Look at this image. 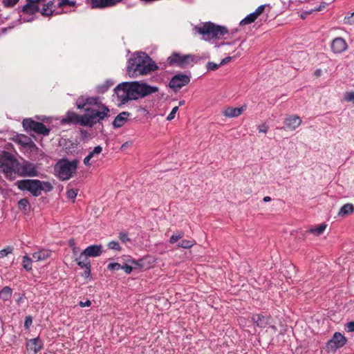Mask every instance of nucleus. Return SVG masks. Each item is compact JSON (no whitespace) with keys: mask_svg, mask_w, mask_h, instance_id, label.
I'll use <instances>...</instances> for the list:
<instances>
[{"mask_svg":"<svg viewBox=\"0 0 354 354\" xmlns=\"http://www.w3.org/2000/svg\"><path fill=\"white\" fill-rule=\"evenodd\" d=\"M158 69V66L145 53H137L129 60L127 73L130 77L150 73Z\"/></svg>","mask_w":354,"mask_h":354,"instance_id":"20e7f679","label":"nucleus"},{"mask_svg":"<svg viewBox=\"0 0 354 354\" xmlns=\"http://www.w3.org/2000/svg\"><path fill=\"white\" fill-rule=\"evenodd\" d=\"M232 57H230V56L226 57L225 58L221 60V62H220L221 66L227 64L228 62H230L232 60Z\"/></svg>","mask_w":354,"mask_h":354,"instance_id":"5fc2aeb1","label":"nucleus"},{"mask_svg":"<svg viewBox=\"0 0 354 354\" xmlns=\"http://www.w3.org/2000/svg\"><path fill=\"white\" fill-rule=\"evenodd\" d=\"M206 66H207V69L208 71H216V70H217L221 66V64H216V63L212 62H207Z\"/></svg>","mask_w":354,"mask_h":354,"instance_id":"a19ab883","label":"nucleus"},{"mask_svg":"<svg viewBox=\"0 0 354 354\" xmlns=\"http://www.w3.org/2000/svg\"><path fill=\"white\" fill-rule=\"evenodd\" d=\"M119 238L123 243H126L127 241H129L128 235L124 233H120Z\"/></svg>","mask_w":354,"mask_h":354,"instance_id":"3c124183","label":"nucleus"},{"mask_svg":"<svg viewBox=\"0 0 354 354\" xmlns=\"http://www.w3.org/2000/svg\"><path fill=\"white\" fill-rule=\"evenodd\" d=\"M315 75H316L317 76H320V75H321V74H322V70H320V69H317V70L315 71Z\"/></svg>","mask_w":354,"mask_h":354,"instance_id":"0e129e2a","label":"nucleus"},{"mask_svg":"<svg viewBox=\"0 0 354 354\" xmlns=\"http://www.w3.org/2000/svg\"><path fill=\"white\" fill-rule=\"evenodd\" d=\"M257 17H257L256 15L253 12L249 14L248 15H247L244 19H243L240 21V25L243 26V25H246V24H250L254 22Z\"/></svg>","mask_w":354,"mask_h":354,"instance_id":"c756f323","label":"nucleus"},{"mask_svg":"<svg viewBox=\"0 0 354 354\" xmlns=\"http://www.w3.org/2000/svg\"><path fill=\"white\" fill-rule=\"evenodd\" d=\"M346 326L349 332H354V321L347 323Z\"/></svg>","mask_w":354,"mask_h":354,"instance_id":"6e6d98bb","label":"nucleus"},{"mask_svg":"<svg viewBox=\"0 0 354 354\" xmlns=\"http://www.w3.org/2000/svg\"><path fill=\"white\" fill-rule=\"evenodd\" d=\"M122 0H91L92 8H104L111 7L120 2Z\"/></svg>","mask_w":354,"mask_h":354,"instance_id":"2eb2a0df","label":"nucleus"},{"mask_svg":"<svg viewBox=\"0 0 354 354\" xmlns=\"http://www.w3.org/2000/svg\"><path fill=\"white\" fill-rule=\"evenodd\" d=\"M130 262L131 263V264H133L136 266H140V264L139 261H138L131 260Z\"/></svg>","mask_w":354,"mask_h":354,"instance_id":"680f3d73","label":"nucleus"},{"mask_svg":"<svg viewBox=\"0 0 354 354\" xmlns=\"http://www.w3.org/2000/svg\"><path fill=\"white\" fill-rule=\"evenodd\" d=\"M252 319L257 326L261 328H265L270 324V317L264 316L261 314L254 315Z\"/></svg>","mask_w":354,"mask_h":354,"instance_id":"6ab92c4d","label":"nucleus"},{"mask_svg":"<svg viewBox=\"0 0 354 354\" xmlns=\"http://www.w3.org/2000/svg\"><path fill=\"white\" fill-rule=\"evenodd\" d=\"M17 187L21 190H27L34 196L40 195L41 180H21L17 182Z\"/></svg>","mask_w":354,"mask_h":354,"instance_id":"6e6552de","label":"nucleus"},{"mask_svg":"<svg viewBox=\"0 0 354 354\" xmlns=\"http://www.w3.org/2000/svg\"><path fill=\"white\" fill-rule=\"evenodd\" d=\"M353 212L354 206L351 203H346L340 208L338 215L344 217L351 214Z\"/></svg>","mask_w":354,"mask_h":354,"instance_id":"b1692460","label":"nucleus"},{"mask_svg":"<svg viewBox=\"0 0 354 354\" xmlns=\"http://www.w3.org/2000/svg\"><path fill=\"white\" fill-rule=\"evenodd\" d=\"M108 269L109 270H119L121 269V265L118 263H111L108 265Z\"/></svg>","mask_w":354,"mask_h":354,"instance_id":"49530a36","label":"nucleus"},{"mask_svg":"<svg viewBox=\"0 0 354 354\" xmlns=\"http://www.w3.org/2000/svg\"><path fill=\"white\" fill-rule=\"evenodd\" d=\"M129 115V113L127 112L120 113L114 119L113 122V125L117 128L122 127L127 120Z\"/></svg>","mask_w":354,"mask_h":354,"instance_id":"5701e85b","label":"nucleus"},{"mask_svg":"<svg viewBox=\"0 0 354 354\" xmlns=\"http://www.w3.org/2000/svg\"><path fill=\"white\" fill-rule=\"evenodd\" d=\"M23 12L28 13V14H34L37 11H38V6L35 5V3L29 2L25 5H24L21 10Z\"/></svg>","mask_w":354,"mask_h":354,"instance_id":"393cba45","label":"nucleus"},{"mask_svg":"<svg viewBox=\"0 0 354 354\" xmlns=\"http://www.w3.org/2000/svg\"><path fill=\"white\" fill-rule=\"evenodd\" d=\"M18 207L19 209L26 212L29 207V202L27 198H22L18 202Z\"/></svg>","mask_w":354,"mask_h":354,"instance_id":"473e14b6","label":"nucleus"},{"mask_svg":"<svg viewBox=\"0 0 354 354\" xmlns=\"http://www.w3.org/2000/svg\"><path fill=\"white\" fill-rule=\"evenodd\" d=\"M258 130L259 132L266 133L268 131V127L265 124H263L258 127Z\"/></svg>","mask_w":354,"mask_h":354,"instance_id":"864d4df0","label":"nucleus"},{"mask_svg":"<svg viewBox=\"0 0 354 354\" xmlns=\"http://www.w3.org/2000/svg\"><path fill=\"white\" fill-rule=\"evenodd\" d=\"M301 123V120L299 116L292 115L285 120V127L291 131L295 130Z\"/></svg>","mask_w":354,"mask_h":354,"instance_id":"f3484780","label":"nucleus"},{"mask_svg":"<svg viewBox=\"0 0 354 354\" xmlns=\"http://www.w3.org/2000/svg\"><path fill=\"white\" fill-rule=\"evenodd\" d=\"M184 103H185V101H183H183H180L179 106H182L183 104H184Z\"/></svg>","mask_w":354,"mask_h":354,"instance_id":"338daca9","label":"nucleus"},{"mask_svg":"<svg viewBox=\"0 0 354 354\" xmlns=\"http://www.w3.org/2000/svg\"><path fill=\"white\" fill-rule=\"evenodd\" d=\"M77 162V160L69 161L66 158L59 160L54 167L55 175L62 181L70 179L76 173Z\"/></svg>","mask_w":354,"mask_h":354,"instance_id":"423d86ee","label":"nucleus"},{"mask_svg":"<svg viewBox=\"0 0 354 354\" xmlns=\"http://www.w3.org/2000/svg\"><path fill=\"white\" fill-rule=\"evenodd\" d=\"M194 30L202 36L203 40L214 44L216 47L230 44L227 42H219V40L230 38L229 31L225 26L216 25L212 22H207L196 26Z\"/></svg>","mask_w":354,"mask_h":354,"instance_id":"7ed1b4c3","label":"nucleus"},{"mask_svg":"<svg viewBox=\"0 0 354 354\" xmlns=\"http://www.w3.org/2000/svg\"><path fill=\"white\" fill-rule=\"evenodd\" d=\"M178 106H174V107L172 109V110H171V111L170 112V113L167 115V120L168 121H171V120H172L175 118L176 113V112L178 111Z\"/></svg>","mask_w":354,"mask_h":354,"instance_id":"37998d69","label":"nucleus"},{"mask_svg":"<svg viewBox=\"0 0 354 354\" xmlns=\"http://www.w3.org/2000/svg\"><path fill=\"white\" fill-rule=\"evenodd\" d=\"M82 115H78L73 111H68L65 118L62 120V123H73L82 125Z\"/></svg>","mask_w":354,"mask_h":354,"instance_id":"aec40b11","label":"nucleus"},{"mask_svg":"<svg viewBox=\"0 0 354 354\" xmlns=\"http://www.w3.org/2000/svg\"><path fill=\"white\" fill-rule=\"evenodd\" d=\"M26 347L28 350L32 351L35 353H37L41 350L42 344L38 337L34 338L27 342Z\"/></svg>","mask_w":354,"mask_h":354,"instance_id":"412c9836","label":"nucleus"},{"mask_svg":"<svg viewBox=\"0 0 354 354\" xmlns=\"http://www.w3.org/2000/svg\"><path fill=\"white\" fill-rule=\"evenodd\" d=\"M13 248L10 246L7 247L0 251V259L7 256L8 254L12 253Z\"/></svg>","mask_w":354,"mask_h":354,"instance_id":"ea45409f","label":"nucleus"},{"mask_svg":"<svg viewBox=\"0 0 354 354\" xmlns=\"http://www.w3.org/2000/svg\"><path fill=\"white\" fill-rule=\"evenodd\" d=\"M53 189V186L49 182L41 181L40 194L41 191L45 192H50Z\"/></svg>","mask_w":354,"mask_h":354,"instance_id":"72a5a7b5","label":"nucleus"},{"mask_svg":"<svg viewBox=\"0 0 354 354\" xmlns=\"http://www.w3.org/2000/svg\"><path fill=\"white\" fill-rule=\"evenodd\" d=\"M93 156H86L85 158L84 159V163L86 165H90L91 164L89 163V161L91 160V158H92Z\"/></svg>","mask_w":354,"mask_h":354,"instance_id":"052dcab7","label":"nucleus"},{"mask_svg":"<svg viewBox=\"0 0 354 354\" xmlns=\"http://www.w3.org/2000/svg\"><path fill=\"white\" fill-rule=\"evenodd\" d=\"M158 91L156 86H152L142 82H124L114 88V93L118 105L124 104L130 100L143 98Z\"/></svg>","mask_w":354,"mask_h":354,"instance_id":"f257e3e1","label":"nucleus"},{"mask_svg":"<svg viewBox=\"0 0 354 354\" xmlns=\"http://www.w3.org/2000/svg\"><path fill=\"white\" fill-rule=\"evenodd\" d=\"M193 61L191 55L181 56L178 53H173L168 57V62L170 65L176 64L182 68H185Z\"/></svg>","mask_w":354,"mask_h":354,"instance_id":"9b49d317","label":"nucleus"},{"mask_svg":"<svg viewBox=\"0 0 354 354\" xmlns=\"http://www.w3.org/2000/svg\"><path fill=\"white\" fill-rule=\"evenodd\" d=\"M195 243L194 240H183L178 243V246L185 249H189L192 248Z\"/></svg>","mask_w":354,"mask_h":354,"instance_id":"f704fd0d","label":"nucleus"},{"mask_svg":"<svg viewBox=\"0 0 354 354\" xmlns=\"http://www.w3.org/2000/svg\"><path fill=\"white\" fill-rule=\"evenodd\" d=\"M76 5V2L75 1L71 0H59L58 3L59 7H64V6H75Z\"/></svg>","mask_w":354,"mask_h":354,"instance_id":"e433bc0d","label":"nucleus"},{"mask_svg":"<svg viewBox=\"0 0 354 354\" xmlns=\"http://www.w3.org/2000/svg\"><path fill=\"white\" fill-rule=\"evenodd\" d=\"M32 324V318L30 317H26L25 322H24V326L26 328H28L29 326Z\"/></svg>","mask_w":354,"mask_h":354,"instance_id":"603ef678","label":"nucleus"},{"mask_svg":"<svg viewBox=\"0 0 354 354\" xmlns=\"http://www.w3.org/2000/svg\"><path fill=\"white\" fill-rule=\"evenodd\" d=\"M271 201V198L270 196H265L263 198V201L264 202H269Z\"/></svg>","mask_w":354,"mask_h":354,"instance_id":"69168bd1","label":"nucleus"},{"mask_svg":"<svg viewBox=\"0 0 354 354\" xmlns=\"http://www.w3.org/2000/svg\"><path fill=\"white\" fill-rule=\"evenodd\" d=\"M79 305L81 307L90 306L91 305V301L90 300H86L85 302L81 301H80Z\"/></svg>","mask_w":354,"mask_h":354,"instance_id":"4d7b16f0","label":"nucleus"},{"mask_svg":"<svg viewBox=\"0 0 354 354\" xmlns=\"http://www.w3.org/2000/svg\"><path fill=\"white\" fill-rule=\"evenodd\" d=\"M0 155H3V156H6V155H12L10 152L9 151H0Z\"/></svg>","mask_w":354,"mask_h":354,"instance_id":"e2e57ef3","label":"nucleus"},{"mask_svg":"<svg viewBox=\"0 0 354 354\" xmlns=\"http://www.w3.org/2000/svg\"><path fill=\"white\" fill-rule=\"evenodd\" d=\"M24 128L27 131H33L37 134L48 136L50 129H48L43 123L36 122L30 118L24 119L22 122Z\"/></svg>","mask_w":354,"mask_h":354,"instance_id":"1a4fd4ad","label":"nucleus"},{"mask_svg":"<svg viewBox=\"0 0 354 354\" xmlns=\"http://www.w3.org/2000/svg\"><path fill=\"white\" fill-rule=\"evenodd\" d=\"M113 82L111 80H106L103 84L98 85L96 88V91L98 93H104L109 88L113 86Z\"/></svg>","mask_w":354,"mask_h":354,"instance_id":"bb28decb","label":"nucleus"},{"mask_svg":"<svg viewBox=\"0 0 354 354\" xmlns=\"http://www.w3.org/2000/svg\"><path fill=\"white\" fill-rule=\"evenodd\" d=\"M52 6H53L52 1L48 2L46 4H44L41 9V13L44 16H49V15H52L53 12V11L52 10Z\"/></svg>","mask_w":354,"mask_h":354,"instance_id":"7c9ffc66","label":"nucleus"},{"mask_svg":"<svg viewBox=\"0 0 354 354\" xmlns=\"http://www.w3.org/2000/svg\"><path fill=\"white\" fill-rule=\"evenodd\" d=\"M95 107L86 108V113L82 115V126L92 127L97 122L104 120L109 115V109L106 106L100 103Z\"/></svg>","mask_w":354,"mask_h":354,"instance_id":"39448f33","label":"nucleus"},{"mask_svg":"<svg viewBox=\"0 0 354 354\" xmlns=\"http://www.w3.org/2000/svg\"><path fill=\"white\" fill-rule=\"evenodd\" d=\"M184 236V232L176 231L169 239V243L174 244Z\"/></svg>","mask_w":354,"mask_h":354,"instance_id":"2f4dec72","label":"nucleus"},{"mask_svg":"<svg viewBox=\"0 0 354 354\" xmlns=\"http://www.w3.org/2000/svg\"><path fill=\"white\" fill-rule=\"evenodd\" d=\"M330 47L335 53H341L347 49V44L343 38L337 37L333 40Z\"/></svg>","mask_w":354,"mask_h":354,"instance_id":"4468645a","label":"nucleus"},{"mask_svg":"<svg viewBox=\"0 0 354 354\" xmlns=\"http://www.w3.org/2000/svg\"><path fill=\"white\" fill-rule=\"evenodd\" d=\"M326 225L324 223H322L316 227L310 228L308 230V232L311 234L316 235V236H319L324 232V231L326 230Z\"/></svg>","mask_w":354,"mask_h":354,"instance_id":"c85d7f7f","label":"nucleus"},{"mask_svg":"<svg viewBox=\"0 0 354 354\" xmlns=\"http://www.w3.org/2000/svg\"><path fill=\"white\" fill-rule=\"evenodd\" d=\"M245 106L239 108L229 106L225 109L222 111V113L227 118H236L241 115V113L245 111Z\"/></svg>","mask_w":354,"mask_h":354,"instance_id":"a211bd4d","label":"nucleus"},{"mask_svg":"<svg viewBox=\"0 0 354 354\" xmlns=\"http://www.w3.org/2000/svg\"><path fill=\"white\" fill-rule=\"evenodd\" d=\"M345 19L351 24H354V12L351 15V16L348 17H346Z\"/></svg>","mask_w":354,"mask_h":354,"instance_id":"13d9d810","label":"nucleus"},{"mask_svg":"<svg viewBox=\"0 0 354 354\" xmlns=\"http://www.w3.org/2000/svg\"><path fill=\"white\" fill-rule=\"evenodd\" d=\"M100 98L99 97L82 96L76 102L77 107L80 109H86L87 105H97L100 103Z\"/></svg>","mask_w":354,"mask_h":354,"instance_id":"ddd939ff","label":"nucleus"},{"mask_svg":"<svg viewBox=\"0 0 354 354\" xmlns=\"http://www.w3.org/2000/svg\"><path fill=\"white\" fill-rule=\"evenodd\" d=\"M344 100L346 102H354V91L346 92L344 94Z\"/></svg>","mask_w":354,"mask_h":354,"instance_id":"c03bdc74","label":"nucleus"},{"mask_svg":"<svg viewBox=\"0 0 354 354\" xmlns=\"http://www.w3.org/2000/svg\"><path fill=\"white\" fill-rule=\"evenodd\" d=\"M108 247L110 249L120 251L121 250V248L119 245V243L117 241H112L108 243Z\"/></svg>","mask_w":354,"mask_h":354,"instance_id":"79ce46f5","label":"nucleus"},{"mask_svg":"<svg viewBox=\"0 0 354 354\" xmlns=\"http://www.w3.org/2000/svg\"><path fill=\"white\" fill-rule=\"evenodd\" d=\"M91 274V267H87L85 268L84 271V273H83V276L84 277H88Z\"/></svg>","mask_w":354,"mask_h":354,"instance_id":"bf43d9fd","label":"nucleus"},{"mask_svg":"<svg viewBox=\"0 0 354 354\" xmlns=\"http://www.w3.org/2000/svg\"><path fill=\"white\" fill-rule=\"evenodd\" d=\"M77 264L82 268H86L88 266L91 267V262L88 259L85 257L82 253L80 254L78 258L75 259Z\"/></svg>","mask_w":354,"mask_h":354,"instance_id":"a878e982","label":"nucleus"},{"mask_svg":"<svg viewBox=\"0 0 354 354\" xmlns=\"http://www.w3.org/2000/svg\"><path fill=\"white\" fill-rule=\"evenodd\" d=\"M15 142L19 145L20 151L24 153H37L38 148L27 136L20 134L17 135L15 139Z\"/></svg>","mask_w":354,"mask_h":354,"instance_id":"0eeeda50","label":"nucleus"},{"mask_svg":"<svg viewBox=\"0 0 354 354\" xmlns=\"http://www.w3.org/2000/svg\"><path fill=\"white\" fill-rule=\"evenodd\" d=\"M347 342V339L340 333L336 332L331 339L328 342V346L332 349H338L343 347Z\"/></svg>","mask_w":354,"mask_h":354,"instance_id":"f8f14e48","label":"nucleus"},{"mask_svg":"<svg viewBox=\"0 0 354 354\" xmlns=\"http://www.w3.org/2000/svg\"><path fill=\"white\" fill-rule=\"evenodd\" d=\"M77 195V189H68L66 192V196L69 199L74 200L76 198Z\"/></svg>","mask_w":354,"mask_h":354,"instance_id":"58836bf2","label":"nucleus"},{"mask_svg":"<svg viewBox=\"0 0 354 354\" xmlns=\"http://www.w3.org/2000/svg\"><path fill=\"white\" fill-rule=\"evenodd\" d=\"M102 148L100 146H96L93 151H90L88 155H97L102 152Z\"/></svg>","mask_w":354,"mask_h":354,"instance_id":"de8ad7c7","label":"nucleus"},{"mask_svg":"<svg viewBox=\"0 0 354 354\" xmlns=\"http://www.w3.org/2000/svg\"><path fill=\"white\" fill-rule=\"evenodd\" d=\"M85 257L88 259V257H97L101 255L102 253V245H92L87 247L82 252Z\"/></svg>","mask_w":354,"mask_h":354,"instance_id":"dca6fc26","label":"nucleus"},{"mask_svg":"<svg viewBox=\"0 0 354 354\" xmlns=\"http://www.w3.org/2000/svg\"><path fill=\"white\" fill-rule=\"evenodd\" d=\"M23 268L27 271L32 270V260L28 256H24L23 258Z\"/></svg>","mask_w":354,"mask_h":354,"instance_id":"c9c22d12","label":"nucleus"},{"mask_svg":"<svg viewBox=\"0 0 354 354\" xmlns=\"http://www.w3.org/2000/svg\"><path fill=\"white\" fill-rule=\"evenodd\" d=\"M121 269L123 270L126 273L130 274L133 270V267L128 264L121 266Z\"/></svg>","mask_w":354,"mask_h":354,"instance_id":"09e8293b","label":"nucleus"},{"mask_svg":"<svg viewBox=\"0 0 354 354\" xmlns=\"http://www.w3.org/2000/svg\"><path fill=\"white\" fill-rule=\"evenodd\" d=\"M190 81L189 76L185 74H177L174 75L169 82V87L175 92L180 90L183 86L189 84Z\"/></svg>","mask_w":354,"mask_h":354,"instance_id":"9d476101","label":"nucleus"},{"mask_svg":"<svg viewBox=\"0 0 354 354\" xmlns=\"http://www.w3.org/2000/svg\"><path fill=\"white\" fill-rule=\"evenodd\" d=\"M0 169L10 178L13 174L31 177L38 176L37 167L35 164L24 160L20 162L15 156H0Z\"/></svg>","mask_w":354,"mask_h":354,"instance_id":"f03ea898","label":"nucleus"},{"mask_svg":"<svg viewBox=\"0 0 354 354\" xmlns=\"http://www.w3.org/2000/svg\"><path fill=\"white\" fill-rule=\"evenodd\" d=\"M265 5L259 6L254 12L257 17H259L264 10Z\"/></svg>","mask_w":354,"mask_h":354,"instance_id":"8fccbe9b","label":"nucleus"},{"mask_svg":"<svg viewBox=\"0 0 354 354\" xmlns=\"http://www.w3.org/2000/svg\"><path fill=\"white\" fill-rule=\"evenodd\" d=\"M51 255V251L46 249H41L32 254V258L36 261H44L49 258Z\"/></svg>","mask_w":354,"mask_h":354,"instance_id":"4be33fe9","label":"nucleus"},{"mask_svg":"<svg viewBox=\"0 0 354 354\" xmlns=\"http://www.w3.org/2000/svg\"><path fill=\"white\" fill-rule=\"evenodd\" d=\"M326 3L325 2H324V3H321L319 6L315 8L314 9L307 10L306 12L307 14H311L313 11H321L324 8H326Z\"/></svg>","mask_w":354,"mask_h":354,"instance_id":"a18cd8bd","label":"nucleus"},{"mask_svg":"<svg viewBox=\"0 0 354 354\" xmlns=\"http://www.w3.org/2000/svg\"><path fill=\"white\" fill-rule=\"evenodd\" d=\"M12 292V289L8 286H6L0 291V297L4 301H7L11 298Z\"/></svg>","mask_w":354,"mask_h":354,"instance_id":"cd10ccee","label":"nucleus"},{"mask_svg":"<svg viewBox=\"0 0 354 354\" xmlns=\"http://www.w3.org/2000/svg\"><path fill=\"white\" fill-rule=\"evenodd\" d=\"M19 0H3L2 3L6 8H12L15 6Z\"/></svg>","mask_w":354,"mask_h":354,"instance_id":"4c0bfd02","label":"nucleus"}]
</instances>
